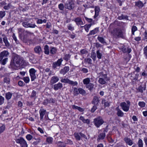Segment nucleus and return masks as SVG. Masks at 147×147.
<instances>
[{
	"mask_svg": "<svg viewBox=\"0 0 147 147\" xmlns=\"http://www.w3.org/2000/svg\"><path fill=\"white\" fill-rule=\"evenodd\" d=\"M24 61L22 58L17 55H15L12 58L10 64L12 66L18 67L23 65Z\"/></svg>",
	"mask_w": 147,
	"mask_h": 147,
	"instance_id": "obj_1",
	"label": "nucleus"
},
{
	"mask_svg": "<svg viewBox=\"0 0 147 147\" xmlns=\"http://www.w3.org/2000/svg\"><path fill=\"white\" fill-rule=\"evenodd\" d=\"M74 2L72 0H67L65 3L64 7L65 8L69 10L74 8Z\"/></svg>",
	"mask_w": 147,
	"mask_h": 147,
	"instance_id": "obj_2",
	"label": "nucleus"
},
{
	"mask_svg": "<svg viewBox=\"0 0 147 147\" xmlns=\"http://www.w3.org/2000/svg\"><path fill=\"white\" fill-rule=\"evenodd\" d=\"M104 122L103 120L100 116H99L94 119V125L97 127H99Z\"/></svg>",
	"mask_w": 147,
	"mask_h": 147,
	"instance_id": "obj_3",
	"label": "nucleus"
},
{
	"mask_svg": "<svg viewBox=\"0 0 147 147\" xmlns=\"http://www.w3.org/2000/svg\"><path fill=\"white\" fill-rule=\"evenodd\" d=\"M16 142L20 144L21 147H27L28 145L26 141L22 137H20L16 140Z\"/></svg>",
	"mask_w": 147,
	"mask_h": 147,
	"instance_id": "obj_4",
	"label": "nucleus"
},
{
	"mask_svg": "<svg viewBox=\"0 0 147 147\" xmlns=\"http://www.w3.org/2000/svg\"><path fill=\"white\" fill-rule=\"evenodd\" d=\"M113 35L115 36L116 38H124L123 36V33L122 31L118 28H116L114 30V33Z\"/></svg>",
	"mask_w": 147,
	"mask_h": 147,
	"instance_id": "obj_5",
	"label": "nucleus"
},
{
	"mask_svg": "<svg viewBox=\"0 0 147 147\" xmlns=\"http://www.w3.org/2000/svg\"><path fill=\"white\" fill-rule=\"evenodd\" d=\"M74 135L76 139L78 140H80L81 138H84L86 139H87L86 136L81 132L75 133Z\"/></svg>",
	"mask_w": 147,
	"mask_h": 147,
	"instance_id": "obj_6",
	"label": "nucleus"
},
{
	"mask_svg": "<svg viewBox=\"0 0 147 147\" xmlns=\"http://www.w3.org/2000/svg\"><path fill=\"white\" fill-rule=\"evenodd\" d=\"M36 71L33 68L30 69L29 70L30 75L32 81H34L36 78Z\"/></svg>",
	"mask_w": 147,
	"mask_h": 147,
	"instance_id": "obj_7",
	"label": "nucleus"
},
{
	"mask_svg": "<svg viewBox=\"0 0 147 147\" xmlns=\"http://www.w3.org/2000/svg\"><path fill=\"white\" fill-rule=\"evenodd\" d=\"M22 24L23 26L25 28H34L36 26L35 24H32L26 22H23Z\"/></svg>",
	"mask_w": 147,
	"mask_h": 147,
	"instance_id": "obj_8",
	"label": "nucleus"
},
{
	"mask_svg": "<svg viewBox=\"0 0 147 147\" xmlns=\"http://www.w3.org/2000/svg\"><path fill=\"white\" fill-rule=\"evenodd\" d=\"M120 106L124 111L127 112L129 111V105H127L125 102H121L120 104Z\"/></svg>",
	"mask_w": 147,
	"mask_h": 147,
	"instance_id": "obj_9",
	"label": "nucleus"
},
{
	"mask_svg": "<svg viewBox=\"0 0 147 147\" xmlns=\"http://www.w3.org/2000/svg\"><path fill=\"white\" fill-rule=\"evenodd\" d=\"M9 53L7 51H4L0 53V61H1L4 57H7Z\"/></svg>",
	"mask_w": 147,
	"mask_h": 147,
	"instance_id": "obj_10",
	"label": "nucleus"
},
{
	"mask_svg": "<svg viewBox=\"0 0 147 147\" xmlns=\"http://www.w3.org/2000/svg\"><path fill=\"white\" fill-rule=\"evenodd\" d=\"M109 80V78H107L106 79V78H100L98 81L99 83L102 85L106 84L107 83L106 82Z\"/></svg>",
	"mask_w": 147,
	"mask_h": 147,
	"instance_id": "obj_11",
	"label": "nucleus"
},
{
	"mask_svg": "<svg viewBox=\"0 0 147 147\" xmlns=\"http://www.w3.org/2000/svg\"><path fill=\"white\" fill-rule=\"evenodd\" d=\"M100 101L98 97L97 96H94L92 102V103L94 105H98Z\"/></svg>",
	"mask_w": 147,
	"mask_h": 147,
	"instance_id": "obj_12",
	"label": "nucleus"
},
{
	"mask_svg": "<svg viewBox=\"0 0 147 147\" xmlns=\"http://www.w3.org/2000/svg\"><path fill=\"white\" fill-rule=\"evenodd\" d=\"M125 143L129 146H131L133 144V142L130 138L125 137L123 139Z\"/></svg>",
	"mask_w": 147,
	"mask_h": 147,
	"instance_id": "obj_13",
	"label": "nucleus"
},
{
	"mask_svg": "<svg viewBox=\"0 0 147 147\" xmlns=\"http://www.w3.org/2000/svg\"><path fill=\"white\" fill-rule=\"evenodd\" d=\"M62 61V58H60L57 61L54 62L53 64V67L55 68L57 66H59L61 65Z\"/></svg>",
	"mask_w": 147,
	"mask_h": 147,
	"instance_id": "obj_14",
	"label": "nucleus"
},
{
	"mask_svg": "<svg viewBox=\"0 0 147 147\" xmlns=\"http://www.w3.org/2000/svg\"><path fill=\"white\" fill-rule=\"evenodd\" d=\"M74 21L76 22V24L78 26L84 24V23L82 21L81 18L80 17L75 18Z\"/></svg>",
	"mask_w": 147,
	"mask_h": 147,
	"instance_id": "obj_15",
	"label": "nucleus"
},
{
	"mask_svg": "<svg viewBox=\"0 0 147 147\" xmlns=\"http://www.w3.org/2000/svg\"><path fill=\"white\" fill-rule=\"evenodd\" d=\"M121 49L122 51L124 53H129L131 51V49L130 48H126L123 45L121 46Z\"/></svg>",
	"mask_w": 147,
	"mask_h": 147,
	"instance_id": "obj_16",
	"label": "nucleus"
},
{
	"mask_svg": "<svg viewBox=\"0 0 147 147\" xmlns=\"http://www.w3.org/2000/svg\"><path fill=\"white\" fill-rule=\"evenodd\" d=\"M3 42L5 43V46L7 48L9 47L10 46V44L6 36H5L3 38Z\"/></svg>",
	"mask_w": 147,
	"mask_h": 147,
	"instance_id": "obj_17",
	"label": "nucleus"
},
{
	"mask_svg": "<svg viewBox=\"0 0 147 147\" xmlns=\"http://www.w3.org/2000/svg\"><path fill=\"white\" fill-rule=\"evenodd\" d=\"M69 69L68 67H65L63 69H61L60 71V73L64 75L67 73Z\"/></svg>",
	"mask_w": 147,
	"mask_h": 147,
	"instance_id": "obj_18",
	"label": "nucleus"
},
{
	"mask_svg": "<svg viewBox=\"0 0 147 147\" xmlns=\"http://www.w3.org/2000/svg\"><path fill=\"white\" fill-rule=\"evenodd\" d=\"M100 11V8L99 6H96L95 7V14L94 16V18H95L97 17L99 14V12Z\"/></svg>",
	"mask_w": 147,
	"mask_h": 147,
	"instance_id": "obj_19",
	"label": "nucleus"
},
{
	"mask_svg": "<svg viewBox=\"0 0 147 147\" xmlns=\"http://www.w3.org/2000/svg\"><path fill=\"white\" fill-rule=\"evenodd\" d=\"M135 6L138 7L139 8H142L144 6L143 2L140 0L137 1L135 2Z\"/></svg>",
	"mask_w": 147,
	"mask_h": 147,
	"instance_id": "obj_20",
	"label": "nucleus"
},
{
	"mask_svg": "<svg viewBox=\"0 0 147 147\" xmlns=\"http://www.w3.org/2000/svg\"><path fill=\"white\" fill-rule=\"evenodd\" d=\"M63 86L62 84L60 83L55 84L54 85V89L55 90H57L61 89Z\"/></svg>",
	"mask_w": 147,
	"mask_h": 147,
	"instance_id": "obj_21",
	"label": "nucleus"
},
{
	"mask_svg": "<svg viewBox=\"0 0 147 147\" xmlns=\"http://www.w3.org/2000/svg\"><path fill=\"white\" fill-rule=\"evenodd\" d=\"M116 110L117 111V114L118 116L121 117L123 116L124 115L123 112L118 107L116 108Z\"/></svg>",
	"mask_w": 147,
	"mask_h": 147,
	"instance_id": "obj_22",
	"label": "nucleus"
},
{
	"mask_svg": "<svg viewBox=\"0 0 147 147\" xmlns=\"http://www.w3.org/2000/svg\"><path fill=\"white\" fill-rule=\"evenodd\" d=\"M79 119L81 120L84 123H86L89 124L90 123V120L88 119H85L84 117L80 116V117Z\"/></svg>",
	"mask_w": 147,
	"mask_h": 147,
	"instance_id": "obj_23",
	"label": "nucleus"
},
{
	"mask_svg": "<svg viewBox=\"0 0 147 147\" xmlns=\"http://www.w3.org/2000/svg\"><path fill=\"white\" fill-rule=\"evenodd\" d=\"M106 136L105 134V132H103L100 133L98 136V138L97 139V141H99L100 140H103L105 137Z\"/></svg>",
	"mask_w": 147,
	"mask_h": 147,
	"instance_id": "obj_24",
	"label": "nucleus"
},
{
	"mask_svg": "<svg viewBox=\"0 0 147 147\" xmlns=\"http://www.w3.org/2000/svg\"><path fill=\"white\" fill-rule=\"evenodd\" d=\"M35 52L39 54L41 52V47L39 46H36L34 49Z\"/></svg>",
	"mask_w": 147,
	"mask_h": 147,
	"instance_id": "obj_25",
	"label": "nucleus"
},
{
	"mask_svg": "<svg viewBox=\"0 0 147 147\" xmlns=\"http://www.w3.org/2000/svg\"><path fill=\"white\" fill-rule=\"evenodd\" d=\"M59 80V78L56 76L53 77L51 80V82L52 84H54L58 82Z\"/></svg>",
	"mask_w": 147,
	"mask_h": 147,
	"instance_id": "obj_26",
	"label": "nucleus"
},
{
	"mask_svg": "<svg viewBox=\"0 0 147 147\" xmlns=\"http://www.w3.org/2000/svg\"><path fill=\"white\" fill-rule=\"evenodd\" d=\"M99 74V76L101 77V78H106V79L108 78L107 76V74L105 71H102Z\"/></svg>",
	"mask_w": 147,
	"mask_h": 147,
	"instance_id": "obj_27",
	"label": "nucleus"
},
{
	"mask_svg": "<svg viewBox=\"0 0 147 147\" xmlns=\"http://www.w3.org/2000/svg\"><path fill=\"white\" fill-rule=\"evenodd\" d=\"M12 94L10 92H8L5 94V98L7 100L10 99L12 97Z\"/></svg>",
	"mask_w": 147,
	"mask_h": 147,
	"instance_id": "obj_28",
	"label": "nucleus"
},
{
	"mask_svg": "<svg viewBox=\"0 0 147 147\" xmlns=\"http://www.w3.org/2000/svg\"><path fill=\"white\" fill-rule=\"evenodd\" d=\"M98 31V29L97 28H96L94 30L91 31L89 33V35H94L97 33Z\"/></svg>",
	"mask_w": 147,
	"mask_h": 147,
	"instance_id": "obj_29",
	"label": "nucleus"
},
{
	"mask_svg": "<svg viewBox=\"0 0 147 147\" xmlns=\"http://www.w3.org/2000/svg\"><path fill=\"white\" fill-rule=\"evenodd\" d=\"M45 113V111L44 110H40V119H42L43 116Z\"/></svg>",
	"mask_w": 147,
	"mask_h": 147,
	"instance_id": "obj_30",
	"label": "nucleus"
},
{
	"mask_svg": "<svg viewBox=\"0 0 147 147\" xmlns=\"http://www.w3.org/2000/svg\"><path fill=\"white\" fill-rule=\"evenodd\" d=\"M56 144L59 147H65L66 146V144L61 141L57 142Z\"/></svg>",
	"mask_w": 147,
	"mask_h": 147,
	"instance_id": "obj_31",
	"label": "nucleus"
},
{
	"mask_svg": "<svg viewBox=\"0 0 147 147\" xmlns=\"http://www.w3.org/2000/svg\"><path fill=\"white\" fill-rule=\"evenodd\" d=\"M131 55H130L128 54H127L126 56L124 57L125 61L126 63H127L129 61L130 59Z\"/></svg>",
	"mask_w": 147,
	"mask_h": 147,
	"instance_id": "obj_32",
	"label": "nucleus"
},
{
	"mask_svg": "<svg viewBox=\"0 0 147 147\" xmlns=\"http://www.w3.org/2000/svg\"><path fill=\"white\" fill-rule=\"evenodd\" d=\"M97 39L102 44L106 43L105 39L102 37L98 36Z\"/></svg>",
	"mask_w": 147,
	"mask_h": 147,
	"instance_id": "obj_33",
	"label": "nucleus"
},
{
	"mask_svg": "<svg viewBox=\"0 0 147 147\" xmlns=\"http://www.w3.org/2000/svg\"><path fill=\"white\" fill-rule=\"evenodd\" d=\"M90 79L89 78H87L84 79L83 80V82L84 84L87 85L90 83Z\"/></svg>",
	"mask_w": 147,
	"mask_h": 147,
	"instance_id": "obj_34",
	"label": "nucleus"
},
{
	"mask_svg": "<svg viewBox=\"0 0 147 147\" xmlns=\"http://www.w3.org/2000/svg\"><path fill=\"white\" fill-rule=\"evenodd\" d=\"M128 16H125L123 14L121 16H119L118 17V19L120 20H121L122 19H126L128 20Z\"/></svg>",
	"mask_w": 147,
	"mask_h": 147,
	"instance_id": "obj_35",
	"label": "nucleus"
},
{
	"mask_svg": "<svg viewBox=\"0 0 147 147\" xmlns=\"http://www.w3.org/2000/svg\"><path fill=\"white\" fill-rule=\"evenodd\" d=\"M92 25L90 24L88 25H85L84 26H81V27H84L85 30L88 32L89 31V28L91 27Z\"/></svg>",
	"mask_w": 147,
	"mask_h": 147,
	"instance_id": "obj_36",
	"label": "nucleus"
},
{
	"mask_svg": "<svg viewBox=\"0 0 147 147\" xmlns=\"http://www.w3.org/2000/svg\"><path fill=\"white\" fill-rule=\"evenodd\" d=\"M86 88H88L89 90H91L93 88L94 84L91 83H90L86 86Z\"/></svg>",
	"mask_w": 147,
	"mask_h": 147,
	"instance_id": "obj_37",
	"label": "nucleus"
},
{
	"mask_svg": "<svg viewBox=\"0 0 147 147\" xmlns=\"http://www.w3.org/2000/svg\"><path fill=\"white\" fill-rule=\"evenodd\" d=\"M6 15L5 12L4 11H0V18L1 19H2Z\"/></svg>",
	"mask_w": 147,
	"mask_h": 147,
	"instance_id": "obj_38",
	"label": "nucleus"
},
{
	"mask_svg": "<svg viewBox=\"0 0 147 147\" xmlns=\"http://www.w3.org/2000/svg\"><path fill=\"white\" fill-rule=\"evenodd\" d=\"M138 144V147H143V141L140 138H139V139Z\"/></svg>",
	"mask_w": 147,
	"mask_h": 147,
	"instance_id": "obj_39",
	"label": "nucleus"
},
{
	"mask_svg": "<svg viewBox=\"0 0 147 147\" xmlns=\"http://www.w3.org/2000/svg\"><path fill=\"white\" fill-rule=\"evenodd\" d=\"M74 95L76 96L79 94V89H78L76 88H74Z\"/></svg>",
	"mask_w": 147,
	"mask_h": 147,
	"instance_id": "obj_40",
	"label": "nucleus"
},
{
	"mask_svg": "<svg viewBox=\"0 0 147 147\" xmlns=\"http://www.w3.org/2000/svg\"><path fill=\"white\" fill-rule=\"evenodd\" d=\"M79 93L83 95L86 94V92L85 90L82 88H79Z\"/></svg>",
	"mask_w": 147,
	"mask_h": 147,
	"instance_id": "obj_41",
	"label": "nucleus"
},
{
	"mask_svg": "<svg viewBox=\"0 0 147 147\" xmlns=\"http://www.w3.org/2000/svg\"><path fill=\"white\" fill-rule=\"evenodd\" d=\"M96 55L97 57L99 59H100L102 58V54L100 52L99 50H97L96 51Z\"/></svg>",
	"mask_w": 147,
	"mask_h": 147,
	"instance_id": "obj_42",
	"label": "nucleus"
},
{
	"mask_svg": "<svg viewBox=\"0 0 147 147\" xmlns=\"http://www.w3.org/2000/svg\"><path fill=\"white\" fill-rule=\"evenodd\" d=\"M53 138L51 137H49L47 138V142L49 144L52 143L53 142Z\"/></svg>",
	"mask_w": 147,
	"mask_h": 147,
	"instance_id": "obj_43",
	"label": "nucleus"
},
{
	"mask_svg": "<svg viewBox=\"0 0 147 147\" xmlns=\"http://www.w3.org/2000/svg\"><path fill=\"white\" fill-rule=\"evenodd\" d=\"M68 84H71L72 85L74 86L75 85H77L78 84V83L76 81L74 82L69 80Z\"/></svg>",
	"mask_w": 147,
	"mask_h": 147,
	"instance_id": "obj_44",
	"label": "nucleus"
},
{
	"mask_svg": "<svg viewBox=\"0 0 147 147\" xmlns=\"http://www.w3.org/2000/svg\"><path fill=\"white\" fill-rule=\"evenodd\" d=\"M50 51L51 54H54L56 53L57 50L55 48L53 47L51 48Z\"/></svg>",
	"mask_w": 147,
	"mask_h": 147,
	"instance_id": "obj_45",
	"label": "nucleus"
},
{
	"mask_svg": "<svg viewBox=\"0 0 147 147\" xmlns=\"http://www.w3.org/2000/svg\"><path fill=\"white\" fill-rule=\"evenodd\" d=\"M11 6V5L10 3H9L7 5L5 6L3 8L5 10H9Z\"/></svg>",
	"mask_w": 147,
	"mask_h": 147,
	"instance_id": "obj_46",
	"label": "nucleus"
},
{
	"mask_svg": "<svg viewBox=\"0 0 147 147\" xmlns=\"http://www.w3.org/2000/svg\"><path fill=\"white\" fill-rule=\"evenodd\" d=\"M8 61V58H5L3 60L2 59L1 61V64L3 65H5Z\"/></svg>",
	"mask_w": 147,
	"mask_h": 147,
	"instance_id": "obj_47",
	"label": "nucleus"
},
{
	"mask_svg": "<svg viewBox=\"0 0 147 147\" xmlns=\"http://www.w3.org/2000/svg\"><path fill=\"white\" fill-rule=\"evenodd\" d=\"M4 81L7 84H9L10 82V79L8 78H5L4 79Z\"/></svg>",
	"mask_w": 147,
	"mask_h": 147,
	"instance_id": "obj_48",
	"label": "nucleus"
},
{
	"mask_svg": "<svg viewBox=\"0 0 147 147\" xmlns=\"http://www.w3.org/2000/svg\"><path fill=\"white\" fill-rule=\"evenodd\" d=\"M26 138L28 141H30L33 138L32 136L30 134H28L26 136Z\"/></svg>",
	"mask_w": 147,
	"mask_h": 147,
	"instance_id": "obj_49",
	"label": "nucleus"
},
{
	"mask_svg": "<svg viewBox=\"0 0 147 147\" xmlns=\"http://www.w3.org/2000/svg\"><path fill=\"white\" fill-rule=\"evenodd\" d=\"M137 27L135 26H133L132 27V28L131 29V32L133 34H134V32L137 30Z\"/></svg>",
	"mask_w": 147,
	"mask_h": 147,
	"instance_id": "obj_50",
	"label": "nucleus"
},
{
	"mask_svg": "<svg viewBox=\"0 0 147 147\" xmlns=\"http://www.w3.org/2000/svg\"><path fill=\"white\" fill-rule=\"evenodd\" d=\"M69 80L68 78H63L61 80V82L66 83H68Z\"/></svg>",
	"mask_w": 147,
	"mask_h": 147,
	"instance_id": "obj_51",
	"label": "nucleus"
},
{
	"mask_svg": "<svg viewBox=\"0 0 147 147\" xmlns=\"http://www.w3.org/2000/svg\"><path fill=\"white\" fill-rule=\"evenodd\" d=\"M23 80L26 83H27L30 81V78L28 77H25L23 78Z\"/></svg>",
	"mask_w": 147,
	"mask_h": 147,
	"instance_id": "obj_52",
	"label": "nucleus"
},
{
	"mask_svg": "<svg viewBox=\"0 0 147 147\" xmlns=\"http://www.w3.org/2000/svg\"><path fill=\"white\" fill-rule=\"evenodd\" d=\"M19 32L21 34H24L25 30L24 29L22 28H19L18 29Z\"/></svg>",
	"mask_w": 147,
	"mask_h": 147,
	"instance_id": "obj_53",
	"label": "nucleus"
},
{
	"mask_svg": "<svg viewBox=\"0 0 147 147\" xmlns=\"http://www.w3.org/2000/svg\"><path fill=\"white\" fill-rule=\"evenodd\" d=\"M91 57L93 59L94 61L95 60L96 57V54L94 52H92L91 53Z\"/></svg>",
	"mask_w": 147,
	"mask_h": 147,
	"instance_id": "obj_54",
	"label": "nucleus"
},
{
	"mask_svg": "<svg viewBox=\"0 0 147 147\" xmlns=\"http://www.w3.org/2000/svg\"><path fill=\"white\" fill-rule=\"evenodd\" d=\"M4 97L1 96H0V105H2L4 103Z\"/></svg>",
	"mask_w": 147,
	"mask_h": 147,
	"instance_id": "obj_55",
	"label": "nucleus"
},
{
	"mask_svg": "<svg viewBox=\"0 0 147 147\" xmlns=\"http://www.w3.org/2000/svg\"><path fill=\"white\" fill-rule=\"evenodd\" d=\"M12 37L13 38V39L15 41V42L17 44H18L19 43V42L18 41L16 37V36L14 33L12 35Z\"/></svg>",
	"mask_w": 147,
	"mask_h": 147,
	"instance_id": "obj_56",
	"label": "nucleus"
},
{
	"mask_svg": "<svg viewBox=\"0 0 147 147\" xmlns=\"http://www.w3.org/2000/svg\"><path fill=\"white\" fill-rule=\"evenodd\" d=\"M5 126L3 125L0 127V134L3 132L5 130Z\"/></svg>",
	"mask_w": 147,
	"mask_h": 147,
	"instance_id": "obj_57",
	"label": "nucleus"
},
{
	"mask_svg": "<svg viewBox=\"0 0 147 147\" xmlns=\"http://www.w3.org/2000/svg\"><path fill=\"white\" fill-rule=\"evenodd\" d=\"M37 23L38 24H41L43 22L45 23L46 22V20L44 19L43 20L41 19H38L37 21Z\"/></svg>",
	"mask_w": 147,
	"mask_h": 147,
	"instance_id": "obj_58",
	"label": "nucleus"
},
{
	"mask_svg": "<svg viewBox=\"0 0 147 147\" xmlns=\"http://www.w3.org/2000/svg\"><path fill=\"white\" fill-rule=\"evenodd\" d=\"M36 94V92L34 90H33L32 91L30 97L32 98L35 97Z\"/></svg>",
	"mask_w": 147,
	"mask_h": 147,
	"instance_id": "obj_59",
	"label": "nucleus"
},
{
	"mask_svg": "<svg viewBox=\"0 0 147 147\" xmlns=\"http://www.w3.org/2000/svg\"><path fill=\"white\" fill-rule=\"evenodd\" d=\"M97 105H94L93 106L92 108L91 109V112L92 113L94 112L97 109Z\"/></svg>",
	"mask_w": 147,
	"mask_h": 147,
	"instance_id": "obj_60",
	"label": "nucleus"
},
{
	"mask_svg": "<svg viewBox=\"0 0 147 147\" xmlns=\"http://www.w3.org/2000/svg\"><path fill=\"white\" fill-rule=\"evenodd\" d=\"M139 105L141 107H143L145 105V103L143 102H140L138 103Z\"/></svg>",
	"mask_w": 147,
	"mask_h": 147,
	"instance_id": "obj_61",
	"label": "nucleus"
},
{
	"mask_svg": "<svg viewBox=\"0 0 147 147\" xmlns=\"http://www.w3.org/2000/svg\"><path fill=\"white\" fill-rule=\"evenodd\" d=\"M70 55L69 54H66L65 55V57L64 58V59H65L66 61H68L70 57Z\"/></svg>",
	"mask_w": 147,
	"mask_h": 147,
	"instance_id": "obj_62",
	"label": "nucleus"
},
{
	"mask_svg": "<svg viewBox=\"0 0 147 147\" xmlns=\"http://www.w3.org/2000/svg\"><path fill=\"white\" fill-rule=\"evenodd\" d=\"M144 54H145L146 57L147 58V46L144 48Z\"/></svg>",
	"mask_w": 147,
	"mask_h": 147,
	"instance_id": "obj_63",
	"label": "nucleus"
},
{
	"mask_svg": "<svg viewBox=\"0 0 147 147\" xmlns=\"http://www.w3.org/2000/svg\"><path fill=\"white\" fill-rule=\"evenodd\" d=\"M59 8L61 10H63L64 9V6L63 4L61 3L59 5Z\"/></svg>",
	"mask_w": 147,
	"mask_h": 147,
	"instance_id": "obj_64",
	"label": "nucleus"
}]
</instances>
